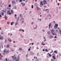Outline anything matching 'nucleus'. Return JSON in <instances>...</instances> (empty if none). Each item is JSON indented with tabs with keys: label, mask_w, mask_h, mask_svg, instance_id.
<instances>
[{
	"label": "nucleus",
	"mask_w": 61,
	"mask_h": 61,
	"mask_svg": "<svg viewBox=\"0 0 61 61\" xmlns=\"http://www.w3.org/2000/svg\"><path fill=\"white\" fill-rule=\"evenodd\" d=\"M15 56H12V58H13V60H15Z\"/></svg>",
	"instance_id": "39448f33"
},
{
	"label": "nucleus",
	"mask_w": 61,
	"mask_h": 61,
	"mask_svg": "<svg viewBox=\"0 0 61 61\" xmlns=\"http://www.w3.org/2000/svg\"><path fill=\"white\" fill-rule=\"evenodd\" d=\"M13 43H15V41H13Z\"/></svg>",
	"instance_id": "ea45409f"
},
{
	"label": "nucleus",
	"mask_w": 61,
	"mask_h": 61,
	"mask_svg": "<svg viewBox=\"0 0 61 61\" xmlns=\"http://www.w3.org/2000/svg\"><path fill=\"white\" fill-rule=\"evenodd\" d=\"M45 50V51H46V52H48V50L47 49Z\"/></svg>",
	"instance_id": "412c9836"
},
{
	"label": "nucleus",
	"mask_w": 61,
	"mask_h": 61,
	"mask_svg": "<svg viewBox=\"0 0 61 61\" xmlns=\"http://www.w3.org/2000/svg\"><path fill=\"white\" fill-rule=\"evenodd\" d=\"M6 60H7V58H6L5 59Z\"/></svg>",
	"instance_id": "09e8293b"
},
{
	"label": "nucleus",
	"mask_w": 61,
	"mask_h": 61,
	"mask_svg": "<svg viewBox=\"0 0 61 61\" xmlns=\"http://www.w3.org/2000/svg\"><path fill=\"white\" fill-rule=\"evenodd\" d=\"M37 49H39L38 48V47H37Z\"/></svg>",
	"instance_id": "0e129e2a"
},
{
	"label": "nucleus",
	"mask_w": 61,
	"mask_h": 61,
	"mask_svg": "<svg viewBox=\"0 0 61 61\" xmlns=\"http://www.w3.org/2000/svg\"><path fill=\"white\" fill-rule=\"evenodd\" d=\"M60 34H61V30H60Z\"/></svg>",
	"instance_id": "603ef678"
},
{
	"label": "nucleus",
	"mask_w": 61,
	"mask_h": 61,
	"mask_svg": "<svg viewBox=\"0 0 61 61\" xmlns=\"http://www.w3.org/2000/svg\"><path fill=\"white\" fill-rule=\"evenodd\" d=\"M2 2H0V5H2Z\"/></svg>",
	"instance_id": "a878e982"
},
{
	"label": "nucleus",
	"mask_w": 61,
	"mask_h": 61,
	"mask_svg": "<svg viewBox=\"0 0 61 61\" xmlns=\"http://www.w3.org/2000/svg\"><path fill=\"white\" fill-rule=\"evenodd\" d=\"M9 45H7L6 46V48H8V47H9Z\"/></svg>",
	"instance_id": "9d476101"
},
{
	"label": "nucleus",
	"mask_w": 61,
	"mask_h": 61,
	"mask_svg": "<svg viewBox=\"0 0 61 61\" xmlns=\"http://www.w3.org/2000/svg\"><path fill=\"white\" fill-rule=\"evenodd\" d=\"M13 47H15V45H14L13 46Z\"/></svg>",
	"instance_id": "58836bf2"
},
{
	"label": "nucleus",
	"mask_w": 61,
	"mask_h": 61,
	"mask_svg": "<svg viewBox=\"0 0 61 61\" xmlns=\"http://www.w3.org/2000/svg\"><path fill=\"white\" fill-rule=\"evenodd\" d=\"M52 34H53L54 35V34L53 33Z\"/></svg>",
	"instance_id": "774afa93"
},
{
	"label": "nucleus",
	"mask_w": 61,
	"mask_h": 61,
	"mask_svg": "<svg viewBox=\"0 0 61 61\" xmlns=\"http://www.w3.org/2000/svg\"><path fill=\"white\" fill-rule=\"evenodd\" d=\"M28 50H29V51H30V49H28Z\"/></svg>",
	"instance_id": "864d4df0"
},
{
	"label": "nucleus",
	"mask_w": 61,
	"mask_h": 61,
	"mask_svg": "<svg viewBox=\"0 0 61 61\" xmlns=\"http://www.w3.org/2000/svg\"><path fill=\"white\" fill-rule=\"evenodd\" d=\"M43 2L44 5L45 4L46 5L47 4V3L46 2V0H44Z\"/></svg>",
	"instance_id": "f257e3e1"
},
{
	"label": "nucleus",
	"mask_w": 61,
	"mask_h": 61,
	"mask_svg": "<svg viewBox=\"0 0 61 61\" xmlns=\"http://www.w3.org/2000/svg\"><path fill=\"white\" fill-rule=\"evenodd\" d=\"M27 10V8H26V9H25V10Z\"/></svg>",
	"instance_id": "4d7b16f0"
},
{
	"label": "nucleus",
	"mask_w": 61,
	"mask_h": 61,
	"mask_svg": "<svg viewBox=\"0 0 61 61\" xmlns=\"http://www.w3.org/2000/svg\"><path fill=\"white\" fill-rule=\"evenodd\" d=\"M25 4H22V5L23 6H25Z\"/></svg>",
	"instance_id": "5701e85b"
},
{
	"label": "nucleus",
	"mask_w": 61,
	"mask_h": 61,
	"mask_svg": "<svg viewBox=\"0 0 61 61\" xmlns=\"http://www.w3.org/2000/svg\"><path fill=\"white\" fill-rule=\"evenodd\" d=\"M1 35H3V32H1Z\"/></svg>",
	"instance_id": "e433bc0d"
},
{
	"label": "nucleus",
	"mask_w": 61,
	"mask_h": 61,
	"mask_svg": "<svg viewBox=\"0 0 61 61\" xmlns=\"http://www.w3.org/2000/svg\"><path fill=\"white\" fill-rule=\"evenodd\" d=\"M1 15H4V13L3 12H1L0 13Z\"/></svg>",
	"instance_id": "9b49d317"
},
{
	"label": "nucleus",
	"mask_w": 61,
	"mask_h": 61,
	"mask_svg": "<svg viewBox=\"0 0 61 61\" xmlns=\"http://www.w3.org/2000/svg\"><path fill=\"white\" fill-rule=\"evenodd\" d=\"M40 4H41L40 5H42L43 6V4L42 3V1H41Z\"/></svg>",
	"instance_id": "0eeeda50"
},
{
	"label": "nucleus",
	"mask_w": 61,
	"mask_h": 61,
	"mask_svg": "<svg viewBox=\"0 0 61 61\" xmlns=\"http://www.w3.org/2000/svg\"><path fill=\"white\" fill-rule=\"evenodd\" d=\"M11 13L12 14H13V11L12 10H11Z\"/></svg>",
	"instance_id": "ddd939ff"
},
{
	"label": "nucleus",
	"mask_w": 61,
	"mask_h": 61,
	"mask_svg": "<svg viewBox=\"0 0 61 61\" xmlns=\"http://www.w3.org/2000/svg\"><path fill=\"white\" fill-rule=\"evenodd\" d=\"M48 54L49 55V56L50 57H51V54H49V53H48Z\"/></svg>",
	"instance_id": "a211bd4d"
},
{
	"label": "nucleus",
	"mask_w": 61,
	"mask_h": 61,
	"mask_svg": "<svg viewBox=\"0 0 61 61\" xmlns=\"http://www.w3.org/2000/svg\"><path fill=\"white\" fill-rule=\"evenodd\" d=\"M51 61H54V60H53V59H51Z\"/></svg>",
	"instance_id": "f704fd0d"
},
{
	"label": "nucleus",
	"mask_w": 61,
	"mask_h": 61,
	"mask_svg": "<svg viewBox=\"0 0 61 61\" xmlns=\"http://www.w3.org/2000/svg\"><path fill=\"white\" fill-rule=\"evenodd\" d=\"M18 59H16V61H19L20 59L19 57V56H18Z\"/></svg>",
	"instance_id": "423d86ee"
},
{
	"label": "nucleus",
	"mask_w": 61,
	"mask_h": 61,
	"mask_svg": "<svg viewBox=\"0 0 61 61\" xmlns=\"http://www.w3.org/2000/svg\"><path fill=\"white\" fill-rule=\"evenodd\" d=\"M57 51H54V52L56 54H57L58 53V52H57Z\"/></svg>",
	"instance_id": "6ab92c4d"
},
{
	"label": "nucleus",
	"mask_w": 61,
	"mask_h": 61,
	"mask_svg": "<svg viewBox=\"0 0 61 61\" xmlns=\"http://www.w3.org/2000/svg\"><path fill=\"white\" fill-rule=\"evenodd\" d=\"M56 36H55V38H56Z\"/></svg>",
	"instance_id": "338daca9"
},
{
	"label": "nucleus",
	"mask_w": 61,
	"mask_h": 61,
	"mask_svg": "<svg viewBox=\"0 0 61 61\" xmlns=\"http://www.w3.org/2000/svg\"><path fill=\"white\" fill-rule=\"evenodd\" d=\"M52 57H53L54 58V59H55V57L54 56H52Z\"/></svg>",
	"instance_id": "b1692460"
},
{
	"label": "nucleus",
	"mask_w": 61,
	"mask_h": 61,
	"mask_svg": "<svg viewBox=\"0 0 61 61\" xmlns=\"http://www.w3.org/2000/svg\"><path fill=\"white\" fill-rule=\"evenodd\" d=\"M21 4H22V5H23V3H22H22H21Z\"/></svg>",
	"instance_id": "e2e57ef3"
},
{
	"label": "nucleus",
	"mask_w": 61,
	"mask_h": 61,
	"mask_svg": "<svg viewBox=\"0 0 61 61\" xmlns=\"http://www.w3.org/2000/svg\"><path fill=\"white\" fill-rule=\"evenodd\" d=\"M18 24V23H16V25H17Z\"/></svg>",
	"instance_id": "c03bdc74"
},
{
	"label": "nucleus",
	"mask_w": 61,
	"mask_h": 61,
	"mask_svg": "<svg viewBox=\"0 0 61 61\" xmlns=\"http://www.w3.org/2000/svg\"><path fill=\"white\" fill-rule=\"evenodd\" d=\"M49 16H50V17H51V15H50V14H49Z\"/></svg>",
	"instance_id": "37998d69"
},
{
	"label": "nucleus",
	"mask_w": 61,
	"mask_h": 61,
	"mask_svg": "<svg viewBox=\"0 0 61 61\" xmlns=\"http://www.w3.org/2000/svg\"><path fill=\"white\" fill-rule=\"evenodd\" d=\"M34 23V22H32L31 23V24H33Z\"/></svg>",
	"instance_id": "a19ab883"
},
{
	"label": "nucleus",
	"mask_w": 61,
	"mask_h": 61,
	"mask_svg": "<svg viewBox=\"0 0 61 61\" xmlns=\"http://www.w3.org/2000/svg\"><path fill=\"white\" fill-rule=\"evenodd\" d=\"M32 8H33V5H32Z\"/></svg>",
	"instance_id": "c9c22d12"
},
{
	"label": "nucleus",
	"mask_w": 61,
	"mask_h": 61,
	"mask_svg": "<svg viewBox=\"0 0 61 61\" xmlns=\"http://www.w3.org/2000/svg\"><path fill=\"white\" fill-rule=\"evenodd\" d=\"M11 35H12V34H10V36H11Z\"/></svg>",
	"instance_id": "052dcab7"
},
{
	"label": "nucleus",
	"mask_w": 61,
	"mask_h": 61,
	"mask_svg": "<svg viewBox=\"0 0 61 61\" xmlns=\"http://www.w3.org/2000/svg\"><path fill=\"white\" fill-rule=\"evenodd\" d=\"M8 41H9L10 42V38H8Z\"/></svg>",
	"instance_id": "f8f14e48"
},
{
	"label": "nucleus",
	"mask_w": 61,
	"mask_h": 61,
	"mask_svg": "<svg viewBox=\"0 0 61 61\" xmlns=\"http://www.w3.org/2000/svg\"><path fill=\"white\" fill-rule=\"evenodd\" d=\"M52 36H50V38H52Z\"/></svg>",
	"instance_id": "473e14b6"
},
{
	"label": "nucleus",
	"mask_w": 61,
	"mask_h": 61,
	"mask_svg": "<svg viewBox=\"0 0 61 61\" xmlns=\"http://www.w3.org/2000/svg\"><path fill=\"white\" fill-rule=\"evenodd\" d=\"M49 10V9H46V10H45V11H46L47 10Z\"/></svg>",
	"instance_id": "4c0bfd02"
},
{
	"label": "nucleus",
	"mask_w": 61,
	"mask_h": 61,
	"mask_svg": "<svg viewBox=\"0 0 61 61\" xmlns=\"http://www.w3.org/2000/svg\"><path fill=\"white\" fill-rule=\"evenodd\" d=\"M19 49L20 50H22V49L21 48H19Z\"/></svg>",
	"instance_id": "cd10ccee"
},
{
	"label": "nucleus",
	"mask_w": 61,
	"mask_h": 61,
	"mask_svg": "<svg viewBox=\"0 0 61 61\" xmlns=\"http://www.w3.org/2000/svg\"><path fill=\"white\" fill-rule=\"evenodd\" d=\"M21 16H22V15H20V16L21 17Z\"/></svg>",
	"instance_id": "680f3d73"
},
{
	"label": "nucleus",
	"mask_w": 61,
	"mask_h": 61,
	"mask_svg": "<svg viewBox=\"0 0 61 61\" xmlns=\"http://www.w3.org/2000/svg\"><path fill=\"white\" fill-rule=\"evenodd\" d=\"M1 16L2 15L0 14V17H1Z\"/></svg>",
	"instance_id": "5fc2aeb1"
},
{
	"label": "nucleus",
	"mask_w": 61,
	"mask_h": 61,
	"mask_svg": "<svg viewBox=\"0 0 61 61\" xmlns=\"http://www.w3.org/2000/svg\"><path fill=\"white\" fill-rule=\"evenodd\" d=\"M31 13V11H30V13Z\"/></svg>",
	"instance_id": "bf43d9fd"
},
{
	"label": "nucleus",
	"mask_w": 61,
	"mask_h": 61,
	"mask_svg": "<svg viewBox=\"0 0 61 61\" xmlns=\"http://www.w3.org/2000/svg\"><path fill=\"white\" fill-rule=\"evenodd\" d=\"M7 41V40H5V42H6Z\"/></svg>",
	"instance_id": "7c9ffc66"
},
{
	"label": "nucleus",
	"mask_w": 61,
	"mask_h": 61,
	"mask_svg": "<svg viewBox=\"0 0 61 61\" xmlns=\"http://www.w3.org/2000/svg\"><path fill=\"white\" fill-rule=\"evenodd\" d=\"M3 51H4V53H5V52H6V49H4Z\"/></svg>",
	"instance_id": "dca6fc26"
},
{
	"label": "nucleus",
	"mask_w": 61,
	"mask_h": 61,
	"mask_svg": "<svg viewBox=\"0 0 61 61\" xmlns=\"http://www.w3.org/2000/svg\"><path fill=\"white\" fill-rule=\"evenodd\" d=\"M28 55V54L26 56V57H27Z\"/></svg>",
	"instance_id": "13d9d810"
},
{
	"label": "nucleus",
	"mask_w": 61,
	"mask_h": 61,
	"mask_svg": "<svg viewBox=\"0 0 61 61\" xmlns=\"http://www.w3.org/2000/svg\"><path fill=\"white\" fill-rule=\"evenodd\" d=\"M36 8L38 10L40 9V8H39L38 7H36Z\"/></svg>",
	"instance_id": "4be33fe9"
},
{
	"label": "nucleus",
	"mask_w": 61,
	"mask_h": 61,
	"mask_svg": "<svg viewBox=\"0 0 61 61\" xmlns=\"http://www.w3.org/2000/svg\"><path fill=\"white\" fill-rule=\"evenodd\" d=\"M7 8V9H8V10H9L10 9V8Z\"/></svg>",
	"instance_id": "c85d7f7f"
},
{
	"label": "nucleus",
	"mask_w": 61,
	"mask_h": 61,
	"mask_svg": "<svg viewBox=\"0 0 61 61\" xmlns=\"http://www.w3.org/2000/svg\"><path fill=\"white\" fill-rule=\"evenodd\" d=\"M2 11H3V12H5V13H6V11L5 10H2Z\"/></svg>",
	"instance_id": "aec40b11"
},
{
	"label": "nucleus",
	"mask_w": 61,
	"mask_h": 61,
	"mask_svg": "<svg viewBox=\"0 0 61 61\" xmlns=\"http://www.w3.org/2000/svg\"><path fill=\"white\" fill-rule=\"evenodd\" d=\"M53 52V51H52V52H50V53H52V52Z\"/></svg>",
	"instance_id": "79ce46f5"
},
{
	"label": "nucleus",
	"mask_w": 61,
	"mask_h": 61,
	"mask_svg": "<svg viewBox=\"0 0 61 61\" xmlns=\"http://www.w3.org/2000/svg\"><path fill=\"white\" fill-rule=\"evenodd\" d=\"M4 18H6V19H7V17L6 15H5Z\"/></svg>",
	"instance_id": "6e6552de"
},
{
	"label": "nucleus",
	"mask_w": 61,
	"mask_h": 61,
	"mask_svg": "<svg viewBox=\"0 0 61 61\" xmlns=\"http://www.w3.org/2000/svg\"><path fill=\"white\" fill-rule=\"evenodd\" d=\"M31 44H32V45H33L34 44V43H31Z\"/></svg>",
	"instance_id": "a18cd8bd"
},
{
	"label": "nucleus",
	"mask_w": 61,
	"mask_h": 61,
	"mask_svg": "<svg viewBox=\"0 0 61 61\" xmlns=\"http://www.w3.org/2000/svg\"><path fill=\"white\" fill-rule=\"evenodd\" d=\"M27 1H25V2H26V3H27V1H28V0H27Z\"/></svg>",
	"instance_id": "6e6d98bb"
},
{
	"label": "nucleus",
	"mask_w": 61,
	"mask_h": 61,
	"mask_svg": "<svg viewBox=\"0 0 61 61\" xmlns=\"http://www.w3.org/2000/svg\"><path fill=\"white\" fill-rule=\"evenodd\" d=\"M11 6L10 5V4L8 6V7H10Z\"/></svg>",
	"instance_id": "393cba45"
},
{
	"label": "nucleus",
	"mask_w": 61,
	"mask_h": 61,
	"mask_svg": "<svg viewBox=\"0 0 61 61\" xmlns=\"http://www.w3.org/2000/svg\"><path fill=\"white\" fill-rule=\"evenodd\" d=\"M7 14L8 15H11V13L10 12V10H7Z\"/></svg>",
	"instance_id": "7ed1b4c3"
},
{
	"label": "nucleus",
	"mask_w": 61,
	"mask_h": 61,
	"mask_svg": "<svg viewBox=\"0 0 61 61\" xmlns=\"http://www.w3.org/2000/svg\"><path fill=\"white\" fill-rule=\"evenodd\" d=\"M19 20V17H18V19H17V20Z\"/></svg>",
	"instance_id": "49530a36"
},
{
	"label": "nucleus",
	"mask_w": 61,
	"mask_h": 61,
	"mask_svg": "<svg viewBox=\"0 0 61 61\" xmlns=\"http://www.w3.org/2000/svg\"><path fill=\"white\" fill-rule=\"evenodd\" d=\"M13 23H14L13 22H11V23H10L11 25H13Z\"/></svg>",
	"instance_id": "2eb2a0df"
},
{
	"label": "nucleus",
	"mask_w": 61,
	"mask_h": 61,
	"mask_svg": "<svg viewBox=\"0 0 61 61\" xmlns=\"http://www.w3.org/2000/svg\"><path fill=\"white\" fill-rule=\"evenodd\" d=\"M21 30L23 32H24V30Z\"/></svg>",
	"instance_id": "8fccbe9b"
},
{
	"label": "nucleus",
	"mask_w": 61,
	"mask_h": 61,
	"mask_svg": "<svg viewBox=\"0 0 61 61\" xmlns=\"http://www.w3.org/2000/svg\"><path fill=\"white\" fill-rule=\"evenodd\" d=\"M55 26H54V28L55 29H56L57 28V26H58V25L57 24H55Z\"/></svg>",
	"instance_id": "f03ea898"
},
{
	"label": "nucleus",
	"mask_w": 61,
	"mask_h": 61,
	"mask_svg": "<svg viewBox=\"0 0 61 61\" xmlns=\"http://www.w3.org/2000/svg\"><path fill=\"white\" fill-rule=\"evenodd\" d=\"M42 44V45H44V46L45 45V44H43V43H42V44Z\"/></svg>",
	"instance_id": "2f4dec72"
},
{
	"label": "nucleus",
	"mask_w": 61,
	"mask_h": 61,
	"mask_svg": "<svg viewBox=\"0 0 61 61\" xmlns=\"http://www.w3.org/2000/svg\"><path fill=\"white\" fill-rule=\"evenodd\" d=\"M6 52H7V53H9V52H8L7 51H6Z\"/></svg>",
	"instance_id": "de8ad7c7"
},
{
	"label": "nucleus",
	"mask_w": 61,
	"mask_h": 61,
	"mask_svg": "<svg viewBox=\"0 0 61 61\" xmlns=\"http://www.w3.org/2000/svg\"><path fill=\"white\" fill-rule=\"evenodd\" d=\"M54 30H53L52 29L51 30V33H52V32H54Z\"/></svg>",
	"instance_id": "4468645a"
},
{
	"label": "nucleus",
	"mask_w": 61,
	"mask_h": 61,
	"mask_svg": "<svg viewBox=\"0 0 61 61\" xmlns=\"http://www.w3.org/2000/svg\"><path fill=\"white\" fill-rule=\"evenodd\" d=\"M0 39L2 40L3 39V37L1 36V35H0Z\"/></svg>",
	"instance_id": "1a4fd4ad"
},
{
	"label": "nucleus",
	"mask_w": 61,
	"mask_h": 61,
	"mask_svg": "<svg viewBox=\"0 0 61 61\" xmlns=\"http://www.w3.org/2000/svg\"><path fill=\"white\" fill-rule=\"evenodd\" d=\"M12 4L13 5H14V4H15V0H12Z\"/></svg>",
	"instance_id": "20e7f679"
},
{
	"label": "nucleus",
	"mask_w": 61,
	"mask_h": 61,
	"mask_svg": "<svg viewBox=\"0 0 61 61\" xmlns=\"http://www.w3.org/2000/svg\"><path fill=\"white\" fill-rule=\"evenodd\" d=\"M48 33L49 35L51 33L50 32H47Z\"/></svg>",
	"instance_id": "c756f323"
},
{
	"label": "nucleus",
	"mask_w": 61,
	"mask_h": 61,
	"mask_svg": "<svg viewBox=\"0 0 61 61\" xmlns=\"http://www.w3.org/2000/svg\"><path fill=\"white\" fill-rule=\"evenodd\" d=\"M44 7H45V8H46V6H44Z\"/></svg>",
	"instance_id": "69168bd1"
},
{
	"label": "nucleus",
	"mask_w": 61,
	"mask_h": 61,
	"mask_svg": "<svg viewBox=\"0 0 61 61\" xmlns=\"http://www.w3.org/2000/svg\"><path fill=\"white\" fill-rule=\"evenodd\" d=\"M8 36H9V35H10V33H9L8 34Z\"/></svg>",
	"instance_id": "72a5a7b5"
},
{
	"label": "nucleus",
	"mask_w": 61,
	"mask_h": 61,
	"mask_svg": "<svg viewBox=\"0 0 61 61\" xmlns=\"http://www.w3.org/2000/svg\"><path fill=\"white\" fill-rule=\"evenodd\" d=\"M54 23H55V21H53Z\"/></svg>",
	"instance_id": "3c124183"
},
{
	"label": "nucleus",
	"mask_w": 61,
	"mask_h": 61,
	"mask_svg": "<svg viewBox=\"0 0 61 61\" xmlns=\"http://www.w3.org/2000/svg\"><path fill=\"white\" fill-rule=\"evenodd\" d=\"M20 0V2H22V0Z\"/></svg>",
	"instance_id": "bb28decb"
},
{
	"label": "nucleus",
	"mask_w": 61,
	"mask_h": 61,
	"mask_svg": "<svg viewBox=\"0 0 61 61\" xmlns=\"http://www.w3.org/2000/svg\"><path fill=\"white\" fill-rule=\"evenodd\" d=\"M51 24L50 23V24L49 25V28H50V26H51Z\"/></svg>",
	"instance_id": "f3484780"
}]
</instances>
